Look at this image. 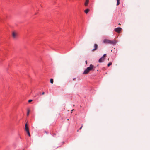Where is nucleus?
I'll list each match as a JSON object with an SVG mask.
<instances>
[{"instance_id": "1", "label": "nucleus", "mask_w": 150, "mask_h": 150, "mask_svg": "<svg viewBox=\"0 0 150 150\" xmlns=\"http://www.w3.org/2000/svg\"><path fill=\"white\" fill-rule=\"evenodd\" d=\"M96 67L94 66L93 65L91 64L90 65L89 67L87 68L83 72V74H87L90 71H94L95 70V68Z\"/></svg>"}, {"instance_id": "2", "label": "nucleus", "mask_w": 150, "mask_h": 150, "mask_svg": "<svg viewBox=\"0 0 150 150\" xmlns=\"http://www.w3.org/2000/svg\"><path fill=\"white\" fill-rule=\"evenodd\" d=\"M103 42L105 44H110L113 45L116 43V42L115 40H110L106 39H105L103 40Z\"/></svg>"}, {"instance_id": "3", "label": "nucleus", "mask_w": 150, "mask_h": 150, "mask_svg": "<svg viewBox=\"0 0 150 150\" xmlns=\"http://www.w3.org/2000/svg\"><path fill=\"white\" fill-rule=\"evenodd\" d=\"M122 30V29L121 28L117 27V28H115L114 30L118 33H120Z\"/></svg>"}, {"instance_id": "4", "label": "nucleus", "mask_w": 150, "mask_h": 150, "mask_svg": "<svg viewBox=\"0 0 150 150\" xmlns=\"http://www.w3.org/2000/svg\"><path fill=\"white\" fill-rule=\"evenodd\" d=\"M105 59V58L103 57H101L98 60V62L99 63H101L104 61Z\"/></svg>"}, {"instance_id": "5", "label": "nucleus", "mask_w": 150, "mask_h": 150, "mask_svg": "<svg viewBox=\"0 0 150 150\" xmlns=\"http://www.w3.org/2000/svg\"><path fill=\"white\" fill-rule=\"evenodd\" d=\"M94 48L92 50V51H94L95 50H96L98 48V45L96 44H94Z\"/></svg>"}, {"instance_id": "6", "label": "nucleus", "mask_w": 150, "mask_h": 150, "mask_svg": "<svg viewBox=\"0 0 150 150\" xmlns=\"http://www.w3.org/2000/svg\"><path fill=\"white\" fill-rule=\"evenodd\" d=\"M12 36L13 38H16L17 36V34L14 32L12 33Z\"/></svg>"}, {"instance_id": "7", "label": "nucleus", "mask_w": 150, "mask_h": 150, "mask_svg": "<svg viewBox=\"0 0 150 150\" xmlns=\"http://www.w3.org/2000/svg\"><path fill=\"white\" fill-rule=\"evenodd\" d=\"M29 130V128L28 126V124L27 123H26L25 124V130L26 131H28Z\"/></svg>"}, {"instance_id": "8", "label": "nucleus", "mask_w": 150, "mask_h": 150, "mask_svg": "<svg viewBox=\"0 0 150 150\" xmlns=\"http://www.w3.org/2000/svg\"><path fill=\"white\" fill-rule=\"evenodd\" d=\"M89 2V0H86V1L84 5L85 6H87Z\"/></svg>"}, {"instance_id": "9", "label": "nucleus", "mask_w": 150, "mask_h": 150, "mask_svg": "<svg viewBox=\"0 0 150 150\" xmlns=\"http://www.w3.org/2000/svg\"><path fill=\"white\" fill-rule=\"evenodd\" d=\"M89 9H87L85 11V12L86 14H87L89 11Z\"/></svg>"}, {"instance_id": "10", "label": "nucleus", "mask_w": 150, "mask_h": 150, "mask_svg": "<svg viewBox=\"0 0 150 150\" xmlns=\"http://www.w3.org/2000/svg\"><path fill=\"white\" fill-rule=\"evenodd\" d=\"M50 82L51 84H53V79L52 78L50 79Z\"/></svg>"}, {"instance_id": "11", "label": "nucleus", "mask_w": 150, "mask_h": 150, "mask_svg": "<svg viewBox=\"0 0 150 150\" xmlns=\"http://www.w3.org/2000/svg\"><path fill=\"white\" fill-rule=\"evenodd\" d=\"M112 64V62H110L107 64V66L108 67H109L110 65H111Z\"/></svg>"}, {"instance_id": "12", "label": "nucleus", "mask_w": 150, "mask_h": 150, "mask_svg": "<svg viewBox=\"0 0 150 150\" xmlns=\"http://www.w3.org/2000/svg\"><path fill=\"white\" fill-rule=\"evenodd\" d=\"M26 132H27L28 134V136L30 137V134L29 132V130H28V131H26Z\"/></svg>"}, {"instance_id": "13", "label": "nucleus", "mask_w": 150, "mask_h": 150, "mask_svg": "<svg viewBox=\"0 0 150 150\" xmlns=\"http://www.w3.org/2000/svg\"><path fill=\"white\" fill-rule=\"evenodd\" d=\"M120 0H117V5H118L120 4Z\"/></svg>"}, {"instance_id": "14", "label": "nucleus", "mask_w": 150, "mask_h": 150, "mask_svg": "<svg viewBox=\"0 0 150 150\" xmlns=\"http://www.w3.org/2000/svg\"><path fill=\"white\" fill-rule=\"evenodd\" d=\"M106 56V54H104L103 56L102 57H105V56Z\"/></svg>"}, {"instance_id": "15", "label": "nucleus", "mask_w": 150, "mask_h": 150, "mask_svg": "<svg viewBox=\"0 0 150 150\" xmlns=\"http://www.w3.org/2000/svg\"><path fill=\"white\" fill-rule=\"evenodd\" d=\"M32 101V100L31 99L29 100L28 101V102H30Z\"/></svg>"}, {"instance_id": "16", "label": "nucleus", "mask_w": 150, "mask_h": 150, "mask_svg": "<svg viewBox=\"0 0 150 150\" xmlns=\"http://www.w3.org/2000/svg\"><path fill=\"white\" fill-rule=\"evenodd\" d=\"M83 124H82V126H81V127L79 129V130H81V129H82V127H83Z\"/></svg>"}, {"instance_id": "17", "label": "nucleus", "mask_w": 150, "mask_h": 150, "mask_svg": "<svg viewBox=\"0 0 150 150\" xmlns=\"http://www.w3.org/2000/svg\"><path fill=\"white\" fill-rule=\"evenodd\" d=\"M30 112V110L28 109L27 112Z\"/></svg>"}, {"instance_id": "18", "label": "nucleus", "mask_w": 150, "mask_h": 150, "mask_svg": "<svg viewBox=\"0 0 150 150\" xmlns=\"http://www.w3.org/2000/svg\"><path fill=\"white\" fill-rule=\"evenodd\" d=\"M44 93H45V92H43L42 93L41 95H44Z\"/></svg>"}, {"instance_id": "19", "label": "nucleus", "mask_w": 150, "mask_h": 150, "mask_svg": "<svg viewBox=\"0 0 150 150\" xmlns=\"http://www.w3.org/2000/svg\"><path fill=\"white\" fill-rule=\"evenodd\" d=\"M85 63L86 64H87V61L86 60L85 61Z\"/></svg>"}, {"instance_id": "20", "label": "nucleus", "mask_w": 150, "mask_h": 150, "mask_svg": "<svg viewBox=\"0 0 150 150\" xmlns=\"http://www.w3.org/2000/svg\"><path fill=\"white\" fill-rule=\"evenodd\" d=\"M29 113H27V116H28L29 115Z\"/></svg>"}, {"instance_id": "21", "label": "nucleus", "mask_w": 150, "mask_h": 150, "mask_svg": "<svg viewBox=\"0 0 150 150\" xmlns=\"http://www.w3.org/2000/svg\"><path fill=\"white\" fill-rule=\"evenodd\" d=\"M119 25H120V24H119Z\"/></svg>"}, {"instance_id": "22", "label": "nucleus", "mask_w": 150, "mask_h": 150, "mask_svg": "<svg viewBox=\"0 0 150 150\" xmlns=\"http://www.w3.org/2000/svg\"><path fill=\"white\" fill-rule=\"evenodd\" d=\"M75 79L74 78V79H73L74 80Z\"/></svg>"}]
</instances>
